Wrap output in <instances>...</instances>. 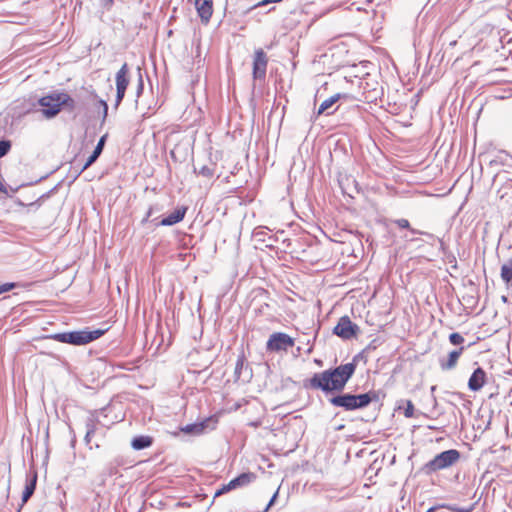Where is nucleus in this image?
<instances>
[{"label": "nucleus", "instance_id": "obj_9", "mask_svg": "<svg viewBox=\"0 0 512 512\" xmlns=\"http://www.w3.org/2000/svg\"><path fill=\"white\" fill-rule=\"evenodd\" d=\"M217 424V419L208 417L196 423L187 424L181 428V431L186 434L200 435L207 430H213Z\"/></svg>", "mask_w": 512, "mask_h": 512}, {"label": "nucleus", "instance_id": "obj_24", "mask_svg": "<svg viewBox=\"0 0 512 512\" xmlns=\"http://www.w3.org/2000/svg\"><path fill=\"white\" fill-rule=\"evenodd\" d=\"M11 149V141L7 139L0 140V159L6 156Z\"/></svg>", "mask_w": 512, "mask_h": 512}, {"label": "nucleus", "instance_id": "obj_5", "mask_svg": "<svg viewBox=\"0 0 512 512\" xmlns=\"http://www.w3.org/2000/svg\"><path fill=\"white\" fill-rule=\"evenodd\" d=\"M40 106L43 107L42 114L46 119H52L61 111L59 92H53L38 100Z\"/></svg>", "mask_w": 512, "mask_h": 512}, {"label": "nucleus", "instance_id": "obj_42", "mask_svg": "<svg viewBox=\"0 0 512 512\" xmlns=\"http://www.w3.org/2000/svg\"><path fill=\"white\" fill-rule=\"evenodd\" d=\"M113 2H114V0H107V1H106V3H105V5H106V6H107V5H109V6H110V5H112V4H113Z\"/></svg>", "mask_w": 512, "mask_h": 512}, {"label": "nucleus", "instance_id": "obj_31", "mask_svg": "<svg viewBox=\"0 0 512 512\" xmlns=\"http://www.w3.org/2000/svg\"><path fill=\"white\" fill-rule=\"evenodd\" d=\"M49 193L41 195L37 200L27 204V207L38 209L41 206V200L45 197H48Z\"/></svg>", "mask_w": 512, "mask_h": 512}, {"label": "nucleus", "instance_id": "obj_32", "mask_svg": "<svg viewBox=\"0 0 512 512\" xmlns=\"http://www.w3.org/2000/svg\"><path fill=\"white\" fill-rule=\"evenodd\" d=\"M278 492H279V488L274 492V494L272 495V497L269 500L268 504L264 508L263 512H267L274 505V503H275V501H276V499L278 497Z\"/></svg>", "mask_w": 512, "mask_h": 512}, {"label": "nucleus", "instance_id": "obj_15", "mask_svg": "<svg viewBox=\"0 0 512 512\" xmlns=\"http://www.w3.org/2000/svg\"><path fill=\"white\" fill-rule=\"evenodd\" d=\"M463 351L464 347H460L457 350L451 351L447 359H441L439 361L441 369L445 371L453 369L457 365V362L460 356L462 355Z\"/></svg>", "mask_w": 512, "mask_h": 512}, {"label": "nucleus", "instance_id": "obj_2", "mask_svg": "<svg viewBox=\"0 0 512 512\" xmlns=\"http://www.w3.org/2000/svg\"><path fill=\"white\" fill-rule=\"evenodd\" d=\"M105 332L106 329L90 330L89 328H85L83 330L55 333L50 335L49 338L60 343L83 346L99 339Z\"/></svg>", "mask_w": 512, "mask_h": 512}, {"label": "nucleus", "instance_id": "obj_20", "mask_svg": "<svg viewBox=\"0 0 512 512\" xmlns=\"http://www.w3.org/2000/svg\"><path fill=\"white\" fill-rule=\"evenodd\" d=\"M36 481H37L36 475L32 479L27 481L24 491L22 493V501L23 502L28 501V499L34 494L35 489H36Z\"/></svg>", "mask_w": 512, "mask_h": 512}, {"label": "nucleus", "instance_id": "obj_6", "mask_svg": "<svg viewBox=\"0 0 512 512\" xmlns=\"http://www.w3.org/2000/svg\"><path fill=\"white\" fill-rule=\"evenodd\" d=\"M293 346L294 339L292 337L283 332H275L270 335L266 343V350L268 352L287 351Z\"/></svg>", "mask_w": 512, "mask_h": 512}, {"label": "nucleus", "instance_id": "obj_19", "mask_svg": "<svg viewBox=\"0 0 512 512\" xmlns=\"http://www.w3.org/2000/svg\"><path fill=\"white\" fill-rule=\"evenodd\" d=\"M501 278L507 285L512 286V259H509L502 265Z\"/></svg>", "mask_w": 512, "mask_h": 512}, {"label": "nucleus", "instance_id": "obj_28", "mask_svg": "<svg viewBox=\"0 0 512 512\" xmlns=\"http://www.w3.org/2000/svg\"><path fill=\"white\" fill-rule=\"evenodd\" d=\"M449 341L453 345H461L464 342V337L459 333H452L449 336Z\"/></svg>", "mask_w": 512, "mask_h": 512}, {"label": "nucleus", "instance_id": "obj_41", "mask_svg": "<svg viewBox=\"0 0 512 512\" xmlns=\"http://www.w3.org/2000/svg\"><path fill=\"white\" fill-rule=\"evenodd\" d=\"M152 215V208H149L147 214H146V217L144 218L143 221H147V219Z\"/></svg>", "mask_w": 512, "mask_h": 512}, {"label": "nucleus", "instance_id": "obj_7", "mask_svg": "<svg viewBox=\"0 0 512 512\" xmlns=\"http://www.w3.org/2000/svg\"><path fill=\"white\" fill-rule=\"evenodd\" d=\"M129 67L127 63H124L121 68L118 70L115 76V82H116V98H115V109L118 108L120 103L125 97V93L127 90V87L129 85Z\"/></svg>", "mask_w": 512, "mask_h": 512}, {"label": "nucleus", "instance_id": "obj_1", "mask_svg": "<svg viewBox=\"0 0 512 512\" xmlns=\"http://www.w3.org/2000/svg\"><path fill=\"white\" fill-rule=\"evenodd\" d=\"M356 370L355 359L352 362L341 364L322 372L314 373L303 381L305 389L320 390L325 395L341 392Z\"/></svg>", "mask_w": 512, "mask_h": 512}, {"label": "nucleus", "instance_id": "obj_29", "mask_svg": "<svg viewBox=\"0 0 512 512\" xmlns=\"http://www.w3.org/2000/svg\"><path fill=\"white\" fill-rule=\"evenodd\" d=\"M231 490H234V487L231 486V481H229L227 484L222 485V487L215 492L214 497H218V496H220L224 493H227Z\"/></svg>", "mask_w": 512, "mask_h": 512}, {"label": "nucleus", "instance_id": "obj_17", "mask_svg": "<svg viewBox=\"0 0 512 512\" xmlns=\"http://www.w3.org/2000/svg\"><path fill=\"white\" fill-rule=\"evenodd\" d=\"M341 98V94L337 93L332 95L331 97L325 99L319 106L317 110V115H321L323 113H326L327 115L332 114L334 110H330L332 106Z\"/></svg>", "mask_w": 512, "mask_h": 512}, {"label": "nucleus", "instance_id": "obj_10", "mask_svg": "<svg viewBox=\"0 0 512 512\" xmlns=\"http://www.w3.org/2000/svg\"><path fill=\"white\" fill-rule=\"evenodd\" d=\"M268 59L266 53L260 48L254 53L253 59V78L256 80L264 79L266 76Z\"/></svg>", "mask_w": 512, "mask_h": 512}, {"label": "nucleus", "instance_id": "obj_30", "mask_svg": "<svg viewBox=\"0 0 512 512\" xmlns=\"http://www.w3.org/2000/svg\"><path fill=\"white\" fill-rule=\"evenodd\" d=\"M405 405H406L405 408H404V415H405V417H407V418L413 417V414H414V405H413V403L410 400H408V401H406Z\"/></svg>", "mask_w": 512, "mask_h": 512}, {"label": "nucleus", "instance_id": "obj_36", "mask_svg": "<svg viewBox=\"0 0 512 512\" xmlns=\"http://www.w3.org/2000/svg\"><path fill=\"white\" fill-rule=\"evenodd\" d=\"M143 88H144V83H143V79H142V76L141 74L139 75V80H138V86H137V96L139 97L140 94L143 92Z\"/></svg>", "mask_w": 512, "mask_h": 512}, {"label": "nucleus", "instance_id": "obj_8", "mask_svg": "<svg viewBox=\"0 0 512 512\" xmlns=\"http://www.w3.org/2000/svg\"><path fill=\"white\" fill-rule=\"evenodd\" d=\"M358 332V325L353 323L348 316L341 317L333 329V333L344 340L356 337Z\"/></svg>", "mask_w": 512, "mask_h": 512}, {"label": "nucleus", "instance_id": "obj_11", "mask_svg": "<svg viewBox=\"0 0 512 512\" xmlns=\"http://www.w3.org/2000/svg\"><path fill=\"white\" fill-rule=\"evenodd\" d=\"M195 8L201 21L207 24L213 13V1L212 0H195Z\"/></svg>", "mask_w": 512, "mask_h": 512}, {"label": "nucleus", "instance_id": "obj_3", "mask_svg": "<svg viewBox=\"0 0 512 512\" xmlns=\"http://www.w3.org/2000/svg\"><path fill=\"white\" fill-rule=\"evenodd\" d=\"M373 399L372 393L352 394L340 393L328 399L334 407L343 408L345 411H354L367 407Z\"/></svg>", "mask_w": 512, "mask_h": 512}, {"label": "nucleus", "instance_id": "obj_13", "mask_svg": "<svg viewBox=\"0 0 512 512\" xmlns=\"http://www.w3.org/2000/svg\"><path fill=\"white\" fill-rule=\"evenodd\" d=\"M486 383V372L482 368L474 370L468 381L471 391H479Z\"/></svg>", "mask_w": 512, "mask_h": 512}, {"label": "nucleus", "instance_id": "obj_35", "mask_svg": "<svg viewBox=\"0 0 512 512\" xmlns=\"http://www.w3.org/2000/svg\"><path fill=\"white\" fill-rule=\"evenodd\" d=\"M395 224H397L400 228L406 229L409 228V222L406 219H399L394 221Z\"/></svg>", "mask_w": 512, "mask_h": 512}, {"label": "nucleus", "instance_id": "obj_4", "mask_svg": "<svg viewBox=\"0 0 512 512\" xmlns=\"http://www.w3.org/2000/svg\"><path fill=\"white\" fill-rule=\"evenodd\" d=\"M460 459V453L456 449H450L436 455L432 460L424 465V471L427 474L451 467Z\"/></svg>", "mask_w": 512, "mask_h": 512}, {"label": "nucleus", "instance_id": "obj_40", "mask_svg": "<svg viewBox=\"0 0 512 512\" xmlns=\"http://www.w3.org/2000/svg\"><path fill=\"white\" fill-rule=\"evenodd\" d=\"M14 203L17 205V206H20V207H25L27 204H25L21 199L19 198H14Z\"/></svg>", "mask_w": 512, "mask_h": 512}, {"label": "nucleus", "instance_id": "obj_22", "mask_svg": "<svg viewBox=\"0 0 512 512\" xmlns=\"http://www.w3.org/2000/svg\"><path fill=\"white\" fill-rule=\"evenodd\" d=\"M439 507L448 508L449 510L455 511V512H471L472 509H473L472 506H469V507H456V506L441 505V506L431 507L426 512H435V510L437 508H439Z\"/></svg>", "mask_w": 512, "mask_h": 512}, {"label": "nucleus", "instance_id": "obj_14", "mask_svg": "<svg viewBox=\"0 0 512 512\" xmlns=\"http://www.w3.org/2000/svg\"><path fill=\"white\" fill-rule=\"evenodd\" d=\"M186 212H187V207H185V206L178 207L172 213H170L169 215L164 217L160 221L159 225H161V226L175 225L184 219Z\"/></svg>", "mask_w": 512, "mask_h": 512}, {"label": "nucleus", "instance_id": "obj_34", "mask_svg": "<svg viewBox=\"0 0 512 512\" xmlns=\"http://www.w3.org/2000/svg\"><path fill=\"white\" fill-rule=\"evenodd\" d=\"M376 341L377 340H373L365 349H364V353H366L367 355H370V353L376 349Z\"/></svg>", "mask_w": 512, "mask_h": 512}, {"label": "nucleus", "instance_id": "obj_25", "mask_svg": "<svg viewBox=\"0 0 512 512\" xmlns=\"http://www.w3.org/2000/svg\"><path fill=\"white\" fill-rule=\"evenodd\" d=\"M86 428H87V431H86V434H85V437H84V441H85L86 444H89L90 441H91V437L95 433V425H94V423L91 420H89L86 423Z\"/></svg>", "mask_w": 512, "mask_h": 512}, {"label": "nucleus", "instance_id": "obj_38", "mask_svg": "<svg viewBox=\"0 0 512 512\" xmlns=\"http://www.w3.org/2000/svg\"><path fill=\"white\" fill-rule=\"evenodd\" d=\"M0 193L5 194L7 197H11V195L8 193L7 186L5 184H3L1 181H0Z\"/></svg>", "mask_w": 512, "mask_h": 512}, {"label": "nucleus", "instance_id": "obj_18", "mask_svg": "<svg viewBox=\"0 0 512 512\" xmlns=\"http://www.w3.org/2000/svg\"><path fill=\"white\" fill-rule=\"evenodd\" d=\"M152 443V437L146 435H139L132 439L131 446L134 450L139 451L150 447Z\"/></svg>", "mask_w": 512, "mask_h": 512}, {"label": "nucleus", "instance_id": "obj_27", "mask_svg": "<svg viewBox=\"0 0 512 512\" xmlns=\"http://www.w3.org/2000/svg\"><path fill=\"white\" fill-rule=\"evenodd\" d=\"M243 368H244V359L239 358L236 362L235 370H234V375H235L236 380L240 379Z\"/></svg>", "mask_w": 512, "mask_h": 512}, {"label": "nucleus", "instance_id": "obj_26", "mask_svg": "<svg viewBox=\"0 0 512 512\" xmlns=\"http://www.w3.org/2000/svg\"><path fill=\"white\" fill-rule=\"evenodd\" d=\"M17 287H20V284L17 282H6L0 284V295L6 292H9Z\"/></svg>", "mask_w": 512, "mask_h": 512}, {"label": "nucleus", "instance_id": "obj_16", "mask_svg": "<svg viewBox=\"0 0 512 512\" xmlns=\"http://www.w3.org/2000/svg\"><path fill=\"white\" fill-rule=\"evenodd\" d=\"M256 474L253 472H243L237 477L233 478L231 481V486L234 487V489L242 488L248 486L250 483L255 481Z\"/></svg>", "mask_w": 512, "mask_h": 512}, {"label": "nucleus", "instance_id": "obj_23", "mask_svg": "<svg viewBox=\"0 0 512 512\" xmlns=\"http://www.w3.org/2000/svg\"><path fill=\"white\" fill-rule=\"evenodd\" d=\"M194 172L206 178H211L214 175V169L206 165H203L199 170L194 168Z\"/></svg>", "mask_w": 512, "mask_h": 512}, {"label": "nucleus", "instance_id": "obj_43", "mask_svg": "<svg viewBox=\"0 0 512 512\" xmlns=\"http://www.w3.org/2000/svg\"><path fill=\"white\" fill-rule=\"evenodd\" d=\"M75 442H76V439H75V437H74V438L72 439V441H71V445H72V446H74V445H75Z\"/></svg>", "mask_w": 512, "mask_h": 512}, {"label": "nucleus", "instance_id": "obj_37", "mask_svg": "<svg viewBox=\"0 0 512 512\" xmlns=\"http://www.w3.org/2000/svg\"><path fill=\"white\" fill-rule=\"evenodd\" d=\"M23 186H25V185H24V184H22V185L17 186V187H11V186L7 187V188H8V193L11 195V197H10V198H12V197H13V194H14V193H16V192L19 190V188H21V187H23Z\"/></svg>", "mask_w": 512, "mask_h": 512}, {"label": "nucleus", "instance_id": "obj_12", "mask_svg": "<svg viewBox=\"0 0 512 512\" xmlns=\"http://www.w3.org/2000/svg\"><path fill=\"white\" fill-rule=\"evenodd\" d=\"M106 139H107V134L103 135L100 137V139L98 140V143L97 145L95 146L93 152L91 153V155L87 158L86 162L83 164V166L81 167V169L79 170L78 175H80L83 171H85L87 168H89L98 158L99 156L102 154L103 152V149H104V146H105V143H106Z\"/></svg>", "mask_w": 512, "mask_h": 512}, {"label": "nucleus", "instance_id": "obj_33", "mask_svg": "<svg viewBox=\"0 0 512 512\" xmlns=\"http://www.w3.org/2000/svg\"><path fill=\"white\" fill-rule=\"evenodd\" d=\"M99 104H100V106L102 107V110H103L102 120L105 121V119L107 117V114H108V104L103 99L99 100Z\"/></svg>", "mask_w": 512, "mask_h": 512}, {"label": "nucleus", "instance_id": "obj_21", "mask_svg": "<svg viewBox=\"0 0 512 512\" xmlns=\"http://www.w3.org/2000/svg\"><path fill=\"white\" fill-rule=\"evenodd\" d=\"M61 108L64 107L69 111H73L76 107L75 100L65 92H59Z\"/></svg>", "mask_w": 512, "mask_h": 512}, {"label": "nucleus", "instance_id": "obj_39", "mask_svg": "<svg viewBox=\"0 0 512 512\" xmlns=\"http://www.w3.org/2000/svg\"><path fill=\"white\" fill-rule=\"evenodd\" d=\"M281 1L282 0H263L258 5L262 6V5H265V4H268V3H278V2H281Z\"/></svg>", "mask_w": 512, "mask_h": 512}]
</instances>
